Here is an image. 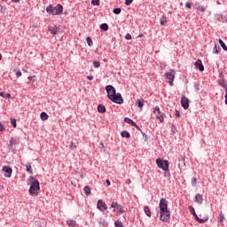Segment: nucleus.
<instances>
[{
	"label": "nucleus",
	"mask_w": 227,
	"mask_h": 227,
	"mask_svg": "<svg viewBox=\"0 0 227 227\" xmlns=\"http://www.w3.org/2000/svg\"><path fill=\"white\" fill-rule=\"evenodd\" d=\"M28 182L30 185L28 192L30 196H32L33 198H36L40 191V182L38 181V179L35 178V176H29Z\"/></svg>",
	"instance_id": "nucleus-2"
},
{
	"label": "nucleus",
	"mask_w": 227,
	"mask_h": 227,
	"mask_svg": "<svg viewBox=\"0 0 227 227\" xmlns=\"http://www.w3.org/2000/svg\"><path fill=\"white\" fill-rule=\"evenodd\" d=\"M114 226H115V227H123V223H121V221L116 220V221L114 222Z\"/></svg>",
	"instance_id": "nucleus-33"
},
{
	"label": "nucleus",
	"mask_w": 227,
	"mask_h": 227,
	"mask_svg": "<svg viewBox=\"0 0 227 227\" xmlns=\"http://www.w3.org/2000/svg\"><path fill=\"white\" fill-rule=\"evenodd\" d=\"M28 79H31V76H29Z\"/></svg>",
	"instance_id": "nucleus-60"
},
{
	"label": "nucleus",
	"mask_w": 227,
	"mask_h": 227,
	"mask_svg": "<svg viewBox=\"0 0 227 227\" xmlns=\"http://www.w3.org/2000/svg\"><path fill=\"white\" fill-rule=\"evenodd\" d=\"M160 212L161 214H164V212L168 211V200L166 199H160V204H159Z\"/></svg>",
	"instance_id": "nucleus-9"
},
{
	"label": "nucleus",
	"mask_w": 227,
	"mask_h": 227,
	"mask_svg": "<svg viewBox=\"0 0 227 227\" xmlns=\"http://www.w3.org/2000/svg\"><path fill=\"white\" fill-rule=\"evenodd\" d=\"M176 118H180V112L178 110H176Z\"/></svg>",
	"instance_id": "nucleus-48"
},
{
	"label": "nucleus",
	"mask_w": 227,
	"mask_h": 227,
	"mask_svg": "<svg viewBox=\"0 0 227 227\" xmlns=\"http://www.w3.org/2000/svg\"><path fill=\"white\" fill-rule=\"evenodd\" d=\"M2 59H3V55H1V53H0V61H1Z\"/></svg>",
	"instance_id": "nucleus-56"
},
{
	"label": "nucleus",
	"mask_w": 227,
	"mask_h": 227,
	"mask_svg": "<svg viewBox=\"0 0 227 227\" xmlns=\"http://www.w3.org/2000/svg\"><path fill=\"white\" fill-rule=\"evenodd\" d=\"M100 145H101V146H104V143H100Z\"/></svg>",
	"instance_id": "nucleus-59"
},
{
	"label": "nucleus",
	"mask_w": 227,
	"mask_h": 227,
	"mask_svg": "<svg viewBox=\"0 0 227 227\" xmlns=\"http://www.w3.org/2000/svg\"><path fill=\"white\" fill-rule=\"evenodd\" d=\"M143 36H145V35L140 34V35H138V38H143Z\"/></svg>",
	"instance_id": "nucleus-53"
},
{
	"label": "nucleus",
	"mask_w": 227,
	"mask_h": 227,
	"mask_svg": "<svg viewBox=\"0 0 227 227\" xmlns=\"http://www.w3.org/2000/svg\"><path fill=\"white\" fill-rule=\"evenodd\" d=\"M0 97H3V98H12V94L6 93V92H0Z\"/></svg>",
	"instance_id": "nucleus-24"
},
{
	"label": "nucleus",
	"mask_w": 227,
	"mask_h": 227,
	"mask_svg": "<svg viewBox=\"0 0 227 227\" xmlns=\"http://www.w3.org/2000/svg\"><path fill=\"white\" fill-rule=\"evenodd\" d=\"M124 121H125V123H129L132 127H135V129H137V130H141V128H139V126H137V124L134 121H132L130 118L126 117L124 119Z\"/></svg>",
	"instance_id": "nucleus-13"
},
{
	"label": "nucleus",
	"mask_w": 227,
	"mask_h": 227,
	"mask_svg": "<svg viewBox=\"0 0 227 227\" xmlns=\"http://www.w3.org/2000/svg\"><path fill=\"white\" fill-rule=\"evenodd\" d=\"M153 114H156V120H159L160 123L164 122V114L160 111V107L159 106H156L153 109Z\"/></svg>",
	"instance_id": "nucleus-8"
},
{
	"label": "nucleus",
	"mask_w": 227,
	"mask_h": 227,
	"mask_svg": "<svg viewBox=\"0 0 227 227\" xmlns=\"http://www.w3.org/2000/svg\"><path fill=\"white\" fill-rule=\"evenodd\" d=\"M196 10L198 12H201L202 13H205V12H206L205 6H203V5H199L198 7H196Z\"/></svg>",
	"instance_id": "nucleus-29"
},
{
	"label": "nucleus",
	"mask_w": 227,
	"mask_h": 227,
	"mask_svg": "<svg viewBox=\"0 0 227 227\" xmlns=\"http://www.w3.org/2000/svg\"><path fill=\"white\" fill-rule=\"evenodd\" d=\"M216 4H221V2H219V0H217Z\"/></svg>",
	"instance_id": "nucleus-55"
},
{
	"label": "nucleus",
	"mask_w": 227,
	"mask_h": 227,
	"mask_svg": "<svg viewBox=\"0 0 227 227\" xmlns=\"http://www.w3.org/2000/svg\"><path fill=\"white\" fill-rule=\"evenodd\" d=\"M39 227H45V223L41 222V223H40Z\"/></svg>",
	"instance_id": "nucleus-50"
},
{
	"label": "nucleus",
	"mask_w": 227,
	"mask_h": 227,
	"mask_svg": "<svg viewBox=\"0 0 227 227\" xmlns=\"http://www.w3.org/2000/svg\"><path fill=\"white\" fill-rule=\"evenodd\" d=\"M221 52V47L217 46V44L215 45L213 49V54H219Z\"/></svg>",
	"instance_id": "nucleus-26"
},
{
	"label": "nucleus",
	"mask_w": 227,
	"mask_h": 227,
	"mask_svg": "<svg viewBox=\"0 0 227 227\" xmlns=\"http://www.w3.org/2000/svg\"><path fill=\"white\" fill-rule=\"evenodd\" d=\"M111 208L114 209L113 212H114L116 215H121V214H125V209L123 208V206L118 204V202L116 201H113L111 203Z\"/></svg>",
	"instance_id": "nucleus-4"
},
{
	"label": "nucleus",
	"mask_w": 227,
	"mask_h": 227,
	"mask_svg": "<svg viewBox=\"0 0 227 227\" xmlns=\"http://www.w3.org/2000/svg\"><path fill=\"white\" fill-rule=\"evenodd\" d=\"M160 23L161 24V26H166V24H168V18L166 17V15H163L160 18Z\"/></svg>",
	"instance_id": "nucleus-23"
},
{
	"label": "nucleus",
	"mask_w": 227,
	"mask_h": 227,
	"mask_svg": "<svg viewBox=\"0 0 227 227\" xmlns=\"http://www.w3.org/2000/svg\"><path fill=\"white\" fill-rule=\"evenodd\" d=\"M137 107H139L140 109H143V106H145V99H143V98L137 99Z\"/></svg>",
	"instance_id": "nucleus-21"
},
{
	"label": "nucleus",
	"mask_w": 227,
	"mask_h": 227,
	"mask_svg": "<svg viewBox=\"0 0 227 227\" xmlns=\"http://www.w3.org/2000/svg\"><path fill=\"white\" fill-rule=\"evenodd\" d=\"M106 184L109 187V185H111V181H109V179H106Z\"/></svg>",
	"instance_id": "nucleus-51"
},
{
	"label": "nucleus",
	"mask_w": 227,
	"mask_h": 227,
	"mask_svg": "<svg viewBox=\"0 0 227 227\" xmlns=\"http://www.w3.org/2000/svg\"><path fill=\"white\" fill-rule=\"evenodd\" d=\"M195 201L199 205H202L203 204V195H201L200 193L196 194L195 195Z\"/></svg>",
	"instance_id": "nucleus-17"
},
{
	"label": "nucleus",
	"mask_w": 227,
	"mask_h": 227,
	"mask_svg": "<svg viewBox=\"0 0 227 227\" xmlns=\"http://www.w3.org/2000/svg\"><path fill=\"white\" fill-rule=\"evenodd\" d=\"M0 10H3V5H0Z\"/></svg>",
	"instance_id": "nucleus-58"
},
{
	"label": "nucleus",
	"mask_w": 227,
	"mask_h": 227,
	"mask_svg": "<svg viewBox=\"0 0 227 227\" xmlns=\"http://www.w3.org/2000/svg\"><path fill=\"white\" fill-rule=\"evenodd\" d=\"M46 12L50 15H61L63 13V5L57 4V6H52V4H49V6L46 7Z\"/></svg>",
	"instance_id": "nucleus-3"
},
{
	"label": "nucleus",
	"mask_w": 227,
	"mask_h": 227,
	"mask_svg": "<svg viewBox=\"0 0 227 227\" xmlns=\"http://www.w3.org/2000/svg\"><path fill=\"white\" fill-rule=\"evenodd\" d=\"M185 8H189V10H191V8H192V4H191L190 2H186Z\"/></svg>",
	"instance_id": "nucleus-44"
},
{
	"label": "nucleus",
	"mask_w": 227,
	"mask_h": 227,
	"mask_svg": "<svg viewBox=\"0 0 227 227\" xmlns=\"http://www.w3.org/2000/svg\"><path fill=\"white\" fill-rule=\"evenodd\" d=\"M67 224H68V225L71 226V227H74L75 224H76V223H75L74 220H68V221L67 222Z\"/></svg>",
	"instance_id": "nucleus-32"
},
{
	"label": "nucleus",
	"mask_w": 227,
	"mask_h": 227,
	"mask_svg": "<svg viewBox=\"0 0 227 227\" xmlns=\"http://www.w3.org/2000/svg\"><path fill=\"white\" fill-rule=\"evenodd\" d=\"M26 168H27V173H33V169H31V163H28L27 166H26Z\"/></svg>",
	"instance_id": "nucleus-38"
},
{
	"label": "nucleus",
	"mask_w": 227,
	"mask_h": 227,
	"mask_svg": "<svg viewBox=\"0 0 227 227\" xmlns=\"http://www.w3.org/2000/svg\"><path fill=\"white\" fill-rule=\"evenodd\" d=\"M156 164L160 169H163L164 171H169V161H168L167 160L158 158L156 160Z\"/></svg>",
	"instance_id": "nucleus-5"
},
{
	"label": "nucleus",
	"mask_w": 227,
	"mask_h": 227,
	"mask_svg": "<svg viewBox=\"0 0 227 227\" xmlns=\"http://www.w3.org/2000/svg\"><path fill=\"white\" fill-rule=\"evenodd\" d=\"M218 221H219V223H224V214H223V213L219 214Z\"/></svg>",
	"instance_id": "nucleus-35"
},
{
	"label": "nucleus",
	"mask_w": 227,
	"mask_h": 227,
	"mask_svg": "<svg viewBox=\"0 0 227 227\" xmlns=\"http://www.w3.org/2000/svg\"><path fill=\"white\" fill-rule=\"evenodd\" d=\"M4 130V126H3V123H0V132H3Z\"/></svg>",
	"instance_id": "nucleus-47"
},
{
	"label": "nucleus",
	"mask_w": 227,
	"mask_h": 227,
	"mask_svg": "<svg viewBox=\"0 0 227 227\" xmlns=\"http://www.w3.org/2000/svg\"><path fill=\"white\" fill-rule=\"evenodd\" d=\"M197 184H198V179L196 177H192V185H193V187H196Z\"/></svg>",
	"instance_id": "nucleus-37"
},
{
	"label": "nucleus",
	"mask_w": 227,
	"mask_h": 227,
	"mask_svg": "<svg viewBox=\"0 0 227 227\" xmlns=\"http://www.w3.org/2000/svg\"><path fill=\"white\" fill-rule=\"evenodd\" d=\"M176 75V71L175 69H170L168 72L165 74L166 79H168V82L169 86H173V82L175 81V76Z\"/></svg>",
	"instance_id": "nucleus-7"
},
{
	"label": "nucleus",
	"mask_w": 227,
	"mask_h": 227,
	"mask_svg": "<svg viewBox=\"0 0 227 227\" xmlns=\"http://www.w3.org/2000/svg\"><path fill=\"white\" fill-rule=\"evenodd\" d=\"M69 148L71 150H75V148H77V145H75V144H74V142H71V144L69 145Z\"/></svg>",
	"instance_id": "nucleus-42"
},
{
	"label": "nucleus",
	"mask_w": 227,
	"mask_h": 227,
	"mask_svg": "<svg viewBox=\"0 0 227 227\" xmlns=\"http://www.w3.org/2000/svg\"><path fill=\"white\" fill-rule=\"evenodd\" d=\"M160 221H162L163 223H168V221H169V219L171 217V212L165 211L164 213L160 212Z\"/></svg>",
	"instance_id": "nucleus-10"
},
{
	"label": "nucleus",
	"mask_w": 227,
	"mask_h": 227,
	"mask_svg": "<svg viewBox=\"0 0 227 227\" xmlns=\"http://www.w3.org/2000/svg\"><path fill=\"white\" fill-rule=\"evenodd\" d=\"M189 212L192 214V215H193L195 221H197V223H200V224H203V223H207V221H208V218H200L192 206L189 207Z\"/></svg>",
	"instance_id": "nucleus-6"
},
{
	"label": "nucleus",
	"mask_w": 227,
	"mask_h": 227,
	"mask_svg": "<svg viewBox=\"0 0 227 227\" xmlns=\"http://www.w3.org/2000/svg\"><path fill=\"white\" fill-rule=\"evenodd\" d=\"M218 84L219 86H221L222 88H225V90H227V83H226V80H224V78H221L218 80Z\"/></svg>",
	"instance_id": "nucleus-18"
},
{
	"label": "nucleus",
	"mask_w": 227,
	"mask_h": 227,
	"mask_svg": "<svg viewBox=\"0 0 227 227\" xmlns=\"http://www.w3.org/2000/svg\"><path fill=\"white\" fill-rule=\"evenodd\" d=\"M125 39H126V40H132V35H131L130 34H127V35H125Z\"/></svg>",
	"instance_id": "nucleus-46"
},
{
	"label": "nucleus",
	"mask_w": 227,
	"mask_h": 227,
	"mask_svg": "<svg viewBox=\"0 0 227 227\" xmlns=\"http://www.w3.org/2000/svg\"><path fill=\"white\" fill-rule=\"evenodd\" d=\"M195 88H196V90H200V88H198V85H195Z\"/></svg>",
	"instance_id": "nucleus-57"
},
{
	"label": "nucleus",
	"mask_w": 227,
	"mask_h": 227,
	"mask_svg": "<svg viewBox=\"0 0 227 227\" xmlns=\"http://www.w3.org/2000/svg\"><path fill=\"white\" fill-rule=\"evenodd\" d=\"M121 137H126L127 139H129V137H130V133H129V131L127 130H123L121 133Z\"/></svg>",
	"instance_id": "nucleus-25"
},
{
	"label": "nucleus",
	"mask_w": 227,
	"mask_h": 227,
	"mask_svg": "<svg viewBox=\"0 0 227 227\" xmlns=\"http://www.w3.org/2000/svg\"><path fill=\"white\" fill-rule=\"evenodd\" d=\"M107 97L111 102L114 104H123V98L121 93L116 94V89L113 87V85H107L106 87Z\"/></svg>",
	"instance_id": "nucleus-1"
},
{
	"label": "nucleus",
	"mask_w": 227,
	"mask_h": 227,
	"mask_svg": "<svg viewBox=\"0 0 227 227\" xmlns=\"http://www.w3.org/2000/svg\"><path fill=\"white\" fill-rule=\"evenodd\" d=\"M94 68H100V62L99 61H94L93 62Z\"/></svg>",
	"instance_id": "nucleus-39"
},
{
	"label": "nucleus",
	"mask_w": 227,
	"mask_h": 227,
	"mask_svg": "<svg viewBox=\"0 0 227 227\" xmlns=\"http://www.w3.org/2000/svg\"><path fill=\"white\" fill-rule=\"evenodd\" d=\"M224 98H225V100H227V89H225V96H224Z\"/></svg>",
	"instance_id": "nucleus-52"
},
{
	"label": "nucleus",
	"mask_w": 227,
	"mask_h": 227,
	"mask_svg": "<svg viewBox=\"0 0 227 227\" xmlns=\"http://www.w3.org/2000/svg\"><path fill=\"white\" fill-rule=\"evenodd\" d=\"M20 0H12V3H19Z\"/></svg>",
	"instance_id": "nucleus-54"
},
{
	"label": "nucleus",
	"mask_w": 227,
	"mask_h": 227,
	"mask_svg": "<svg viewBox=\"0 0 227 227\" xmlns=\"http://www.w3.org/2000/svg\"><path fill=\"white\" fill-rule=\"evenodd\" d=\"M195 67L200 70V72H203L205 70V67L203 66V62H201V59H198L194 63Z\"/></svg>",
	"instance_id": "nucleus-15"
},
{
	"label": "nucleus",
	"mask_w": 227,
	"mask_h": 227,
	"mask_svg": "<svg viewBox=\"0 0 227 227\" xmlns=\"http://www.w3.org/2000/svg\"><path fill=\"white\" fill-rule=\"evenodd\" d=\"M11 123H12V127H13L14 129L17 128V120L12 119V120H11Z\"/></svg>",
	"instance_id": "nucleus-40"
},
{
	"label": "nucleus",
	"mask_w": 227,
	"mask_h": 227,
	"mask_svg": "<svg viewBox=\"0 0 227 227\" xmlns=\"http://www.w3.org/2000/svg\"><path fill=\"white\" fill-rule=\"evenodd\" d=\"M219 43H220L222 49H223L224 51H227V46L222 39H219Z\"/></svg>",
	"instance_id": "nucleus-30"
},
{
	"label": "nucleus",
	"mask_w": 227,
	"mask_h": 227,
	"mask_svg": "<svg viewBox=\"0 0 227 227\" xmlns=\"http://www.w3.org/2000/svg\"><path fill=\"white\" fill-rule=\"evenodd\" d=\"M2 171H4V176H5L6 178H12V173L13 172V170H12V168L4 166Z\"/></svg>",
	"instance_id": "nucleus-12"
},
{
	"label": "nucleus",
	"mask_w": 227,
	"mask_h": 227,
	"mask_svg": "<svg viewBox=\"0 0 227 227\" xmlns=\"http://www.w3.org/2000/svg\"><path fill=\"white\" fill-rule=\"evenodd\" d=\"M97 208L99 212H106L107 210V205L104 201V200H98Z\"/></svg>",
	"instance_id": "nucleus-11"
},
{
	"label": "nucleus",
	"mask_w": 227,
	"mask_h": 227,
	"mask_svg": "<svg viewBox=\"0 0 227 227\" xmlns=\"http://www.w3.org/2000/svg\"><path fill=\"white\" fill-rule=\"evenodd\" d=\"M98 113H106V106L104 105H98Z\"/></svg>",
	"instance_id": "nucleus-28"
},
{
	"label": "nucleus",
	"mask_w": 227,
	"mask_h": 227,
	"mask_svg": "<svg viewBox=\"0 0 227 227\" xmlns=\"http://www.w3.org/2000/svg\"><path fill=\"white\" fill-rule=\"evenodd\" d=\"M181 105L184 109H189V98H185V96H183L181 98Z\"/></svg>",
	"instance_id": "nucleus-14"
},
{
	"label": "nucleus",
	"mask_w": 227,
	"mask_h": 227,
	"mask_svg": "<svg viewBox=\"0 0 227 227\" xmlns=\"http://www.w3.org/2000/svg\"><path fill=\"white\" fill-rule=\"evenodd\" d=\"M87 79H88L89 81H93V75H88V76H87Z\"/></svg>",
	"instance_id": "nucleus-49"
},
{
	"label": "nucleus",
	"mask_w": 227,
	"mask_h": 227,
	"mask_svg": "<svg viewBox=\"0 0 227 227\" xmlns=\"http://www.w3.org/2000/svg\"><path fill=\"white\" fill-rule=\"evenodd\" d=\"M91 4L93 6H100V0H91Z\"/></svg>",
	"instance_id": "nucleus-31"
},
{
	"label": "nucleus",
	"mask_w": 227,
	"mask_h": 227,
	"mask_svg": "<svg viewBox=\"0 0 227 227\" xmlns=\"http://www.w3.org/2000/svg\"><path fill=\"white\" fill-rule=\"evenodd\" d=\"M141 134L143 136V137H145V141H148V135H146V133L141 131Z\"/></svg>",
	"instance_id": "nucleus-45"
},
{
	"label": "nucleus",
	"mask_w": 227,
	"mask_h": 227,
	"mask_svg": "<svg viewBox=\"0 0 227 227\" xmlns=\"http://www.w3.org/2000/svg\"><path fill=\"white\" fill-rule=\"evenodd\" d=\"M48 31L51 33V35H58V33H59V27L57 26H51L48 27Z\"/></svg>",
	"instance_id": "nucleus-16"
},
{
	"label": "nucleus",
	"mask_w": 227,
	"mask_h": 227,
	"mask_svg": "<svg viewBox=\"0 0 227 227\" xmlns=\"http://www.w3.org/2000/svg\"><path fill=\"white\" fill-rule=\"evenodd\" d=\"M114 13L115 15H120L121 13V8H115L114 9Z\"/></svg>",
	"instance_id": "nucleus-36"
},
{
	"label": "nucleus",
	"mask_w": 227,
	"mask_h": 227,
	"mask_svg": "<svg viewBox=\"0 0 227 227\" xmlns=\"http://www.w3.org/2000/svg\"><path fill=\"white\" fill-rule=\"evenodd\" d=\"M134 0H125V4L126 6H130V4H132Z\"/></svg>",
	"instance_id": "nucleus-43"
},
{
	"label": "nucleus",
	"mask_w": 227,
	"mask_h": 227,
	"mask_svg": "<svg viewBox=\"0 0 227 227\" xmlns=\"http://www.w3.org/2000/svg\"><path fill=\"white\" fill-rule=\"evenodd\" d=\"M100 29L103 31H108L109 30V25L107 23H103L100 25Z\"/></svg>",
	"instance_id": "nucleus-27"
},
{
	"label": "nucleus",
	"mask_w": 227,
	"mask_h": 227,
	"mask_svg": "<svg viewBox=\"0 0 227 227\" xmlns=\"http://www.w3.org/2000/svg\"><path fill=\"white\" fill-rule=\"evenodd\" d=\"M40 118H41L42 121H45L49 120V114H47V113H45V112H43L40 114Z\"/></svg>",
	"instance_id": "nucleus-20"
},
{
	"label": "nucleus",
	"mask_w": 227,
	"mask_h": 227,
	"mask_svg": "<svg viewBox=\"0 0 227 227\" xmlns=\"http://www.w3.org/2000/svg\"><path fill=\"white\" fill-rule=\"evenodd\" d=\"M144 212L147 215V217H152V211L150 210V207H144Z\"/></svg>",
	"instance_id": "nucleus-19"
},
{
	"label": "nucleus",
	"mask_w": 227,
	"mask_h": 227,
	"mask_svg": "<svg viewBox=\"0 0 227 227\" xmlns=\"http://www.w3.org/2000/svg\"><path fill=\"white\" fill-rule=\"evenodd\" d=\"M17 77H22V72L20 70H14Z\"/></svg>",
	"instance_id": "nucleus-41"
},
{
	"label": "nucleus",
	"mask_w": 227,
	"mask_h": 227,
	"mask_svg": "<svg viewBox=\"0 0 227 227\" xmlns=\"http://www.w3.org/2000/svg\"><path fill=\"white\" fill-rule=\"evenodd\" d=\"M86 42H87L89 47H91L93 45V40H91L90 37H87Z\"/></svg>",
	"instance_id": "nucleus-34"
},
{
	"label": "nucleus",
	"mask_w": 227,
	"mask_h": 227,
	"mask_svg": "<svg viewBox=\"0 0 227 227\" xmlns=\"http://www.w3.org/2000/svg\"><path fill=\"white\" fill-rule=\"evenodd\" d=\"M83 192H84V194H86L87 196H90L91 195V188L88 185H86L84 188H83Z\"/></svg>",
	"instance_id": "nucleus-22"
}]
</instances>
